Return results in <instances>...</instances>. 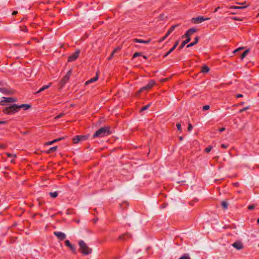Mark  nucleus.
<instances>
[{
  "mask_svg": "<svg viewBox=\"0 0 259 259\" xmlns=\"http://www.w3.org/2000/svg\"><path fill=\"white\" fill-rule=\"evenodd\" d=\"M50 84H48V85H44L42 87H41L37 92H36V94L37 93H39L41 92H42L43 91L48 89L50 87Z\"/></svg>",
  "mask_w": 259,
  "mask_h": 259,
  "instance_id": "obj_19",
  "label": "nucleus"
},
{
  "mask_svg": "<svg viewBox=\"0 0 259 259\" xmlns=\"http://www.w3.org/2000/svg\"><path fill=\"white\" fill-rule=\"evenodd\" d=\"M6 123V121H0V124H5Z\"/></svg>",
  "mask_w": 259,
  "mask_h": 259,
  "instance_id": "obj_50",
  "label": "nucleus"
},
{
  "mask_svg": "<svg viewBox=\"0 0 259 259\" xmlns=\"http://www.w3.org/2000/svg\"><path fill=\"white\" fill-rule=\"evenodd\" d=\"M224 130H225V128H222L220 129V131L222 132L224 131Z\"/></svg>",
  "mask_w": 259,
  "mask_h": 259,
  "instance_id": "obj_55",
  "label": "nucleus"
},
{
  "mask_svg": "<svg viewBox=\"0 0 259 259\" xmlns=\"http://www.w3.org/2000/svg\"><path fill=\"white\" fill-rule=\"evenodd\" d=\"M238 4H241V3H238Z\"/></svg>",
  "mask_w": 259,
  "mask_h": 259,
  "instance_id": "obj_59",
  "label": "nucleus"
},
{
  "mask_svg": "<svg viewBox=\"0 0 259 259\" xmlns=\"http://www.w3.org/2000/svg\"><path fill=\"white\" fill-rule=\"evenodd\" d=\"M193 126L191 123H189L188 127V130L189 132H191L192 130Z\"/></svg>",
  "mask_w": 259,
  "mask_h": 259,
  "instance_id": "obj_39",
  "label": "nucleus"
},
{
  "mask_svg": "<svg viewBox=\"0 0 259 259\" xmlns=\"http://www.w3.org/2000/svg\"><path fill=\"white\" fill-rule=\"evenodd\" d=\"M18 13L17 11H14L12 13V15H16Z\"/></svg>",
  "mask_w": 259,
  "mask_h": 259,
  "instance_id": "obj_52",
  "label": "nucleus"
},
{
  "mask_svg": "<svg viewBox=\"0 0 259 259\" xmlns=\"http://www.w3.org/2000/svg\"><path fill=\"white\" fill-rule=\"evenodd\" d=\"M126 236H127V237H128L129 234H124V235H121L120 236H119V239L121 240H125V239H126Z\"/></svg>",
  "mask_w": 259,
  "mask_h": 259,
  "instance_id": "obj_32",
  "label": "nucleus"
},
{
  "mask_svg": "<svg viewBox=\"0 0 259 259\" xmlns=\"http://www.w3.org/2000/svg\"><path fill=\"white\" fill-rule=\"evenodd\" d=\"M249 52V49H247V50L244 51V52L240 55V59H243L246 56V55Z\"/></svg>",
  "mask_w": 259,
  "mask_h": 259,
  "instance_id": "obj_24",
  "label": "nucleus"
},
{
  "mask_svg": "<svg viewBox=\"0 0 259 259\" xmlns=\"http://www.w3.org/2000/svg\"><path fill=\"white\" fill-rule=\"evenodd\" d=\"M221 205L224 209H227L228 206V203L227 201H223L221 203Z\"/></svg>",
  "mask_w": 259,
  "mask_h": 259,
  "instance_id": "obj_28",
  "label": "nucleus"
},
{
  "mask_svg": "<svg viewBox=\"0 0 259 259\" xmlns=\"http://www.w3.org/2000/svg\"><path fill=\"white\" fill-rule=\"evenodd\" d=\"M49 194L52 198H56L58 196V192L56 191L54 192H50Z\"/></svg>",
  "mask_w": 259,
  "mask_h": 259,
  "instance_id": "obj_30",
  "label": "nucleus"
},
{
  "mask_svg": "<svg viewBox=\"0 0 259 259\" xmlns=\"http://www.w3.org/2000/svg\"><path fill=\"white\" fill-rule=\"evenodd\" d=\"M79 142H80L79 135L76 136L73 138V142L75 144L78 143Z\"/></svg>",
  "mask_w": 259,
  "mask_h": 259,
  "instance_id": "obj_23",
  "label": "nucleus"
},
{
  "mask_svg": "<svg viewBox=\"0 0 259 259\" xmlns=\"http://www.w3.org/2000/svg\"><path fill=\"white\" fill-rule=\"evenodd\" d=\"M178 25H172L170 28L168 30V31L167 32V33H166V35H169L171 32L175 29V28L176 27H177V26H178Z\"/></svg>",
  "mask_w": 259,
  "mask_h": 259,
  "instance_id": "obj_22",
  "label": "nucleus"
},
{
  "mask_svg": "<svg viewBox=\"0 0 259 259\" xmlns=\"http://www.w3.org/2000/svg\"><path fill=\"white\" fill-rule=\"evenodd\" d=\"M229 145L228 144H222L221 145V147L224 148V149H226L228 148Z\"/></svg>",
  "mask_w": 259,
  "mask_h": 259,
  "instance_id": "obj_41",
  "label": "nucleus"
},
{
  "mask_svg": "<svg viewBox=\"0 0 259 259\" xmlns=\"http://www.w3.org/2000/svg\"><path fill=\"white\" fill-rule=\"evenodd\" d=\"M133 41L135 42H138V43H143V44H148L149 42L150 41V40H142V39H134L133 40Z\"/></svg>",
  "mask_w": 259,
  "mask_h": 259,
  "instance_id": "obj_18",
  "label": "nucleus"
},
{
  "mask_svg": "<svg viewBox=\"0 0 259 259\" xmlns=\"http://www.w3.org/2000/svg\"><path fill=\"white\" fill-rule=\"evenodd\" d=\"M111 133V132H110V127L109 126L102 127L99 130L97 131L96 133L93 135V138L105 137L110 135Z\"/></svg>",
  "mask_w": 259,
  "mask_h": 259,
  "instance_id": "obj_1",
  "label": "nucleus"
},
{
  "mask_svg": "<svg viewBox=\"0 0 259 259\" xmlns=\"http://www.w3.org/2000/svg\"><path fill=\"white\" fill-rule=\"evenodd\" d=\"M257 223L258 224H259V218H258V219H257Z\"/></svg>",
  "mask_w": 259,
  "mask_h": 259,
  "instance_id": "obj_58",
  "label": "nucleus"
},
{
  "mask_svg": "<svg viewBox=\"0 0 259 259\" xmlns=\"http://www.w3.org/2000/svg\"><path fill=\"white\" fill-rule=\"evenodd\" d=\"M176 126L178 128V130L180 132H182V127L181 123H177Z\"/></svg>",
  "mask_w": 259,
  "mask_h": 259,
  "instance_id": "obj_35",
  "label": "nucleus"
},
{
  "mask_svg": "<svg viewBox=\"0 0 259 259\" xmlns=\"http://www.w3.org/2000/svg\"><path fill=\"white\" fill-rule=\"evenodd\" d=\"M80 53V50H77L73 53L70 55L68 58V61L71 62L75 61L78 57Z\"/></svg>",
  "mask_w": 259,
  "mask_h": 259,
  "instance_id": "obj_6",
  "label": "nucleus"
},
{
  "mask_svg": "<svg viewBox=\"0 0 259 259\" xmlns=\"http://www.w3.org/2000/svg\"><path fill=\"white\" fill-rule=\"evenodd\" d=\"M8 156L9 157H12L13 156V154H10V153H8Z\"/></svg>",
  "mask_w": 259,
  "mask_h": 259,
  "instance_id": "obj_51",
  "label": "nucleus"
},
{
  "mask_svg": "<svg viewBox=\"0 0 259 259\" xmlns=\"http://www.w3.org/2000/svg\"><path fill=\"white\" fill-rule=\"evenodd\" d=\"M171 52H170V50H169V51L165 54L164 56L166 57V56H168Z\"/></svg>",
  "mask_w": 259,
  "mask_h": 259,
  "instance_id": "obj_49",
  "label": "nucleus"
},
{
  "mask_svg": "<svg viewBox=\"0 0 259 259\" xmlns=\"http://www.w3.org/2000/svg\"><path fill=\"white\" fill-rule=\"evenodd\" d=\"M160 19L163 20L165 18V16L164 14L160 15Z\"/></svg>",
  "mask_w": 259,
  "mask_h": 259,
  "instance_id": "obj_47",
  "label": "nucleus"
},
{
  "mask_svg": "<svg viewBox=\"0 0 259 259\" xmlns=\"http://www.w3.org/2000/svg\"><path fill=\"white\" fill-rule=\"evenodd\" d=\"M78 245L81 250V252L84 255H88L92 252V249L89 248L83 240H79Z\"/></svg>",
  "mask_w": 259,
  "mask_h": 259,
  "instance_id": "obj_3",
  "label": "nucleus"
},
{
  "mask_svg": "<svg viewBox=\"0 0 259 259\" xmlns=\"http://www.w3.org/2000/svg\"><path fill=\"white\" fill-rule=\"evenodd\" d=\"M18 107L19 109L21 108H23L24 110H26L31 108V105L30 104H24L20 105H18Z\"/></svg>",
  "mask_w": 259,
  "mask_h": 259,
  "instance_id": "obj_15",
  "label": "nucleus"
},
{
  "mask_svg": "<svg viewBox=\"0 0 259 259\" xmlns=\"http://www.w3.org/2000/svg\"><path fill=\"white\" fill-rule=\"evenodd\" d=\"M255 207V206L254 205H249L248 206V209L249 210H252Z\"/></svg>",
  "mask_w": 259,
  "mask_h": 259,
  "instance_id": "obj_42",
  "label": "nucleus"
},
{
  "mask_svg": "<svg viewBox=\"0 0 259 259\" xmlns=\"http://www.w3.org/2000/svg\"><path fill=\"white\" fill-rule=\"evenodd\" d=\"M17 101V99L12 97H2L0 101V105L5 106L6 103L15 102Z\"/></svg>",
  "mask_w": 259,
  "mask_h": 259,
  "instance_id": "obj_5",
  "label": "nucleus"
},
{
  "mask_svg": "<svg viewBox=\"0 0 259 259\" xmlns=\"http://www.w3.org/2000/svg\"><path fill=\"white\" fill-rule=\"evenodd\" d=\"M210 69L208 66H202L201 67V71L203 73H207L209 71Z\"/></svg>",
  "mask_w": 259,
  "mask_h": 259,
  "instance_id": "obj_21",
  "label": "nucleus"
},
{
  "mask_svg": "<svg viewBox=\"0 0 259 259\" xmlns=\"http://www.w3.org/2000/svg\"><path fill=\"white\" fill-rule=\"evenodd\" d=\"M72 70L70 69L66 73V75L63 77L62 80L59 83V85L61 88H63L66 82L69 80L71 75L72 74Z\"/></svg>",
  "mask_w": 259,
  "mask_h": 259,
  "instance_id": "obj_4",
  "label": "nucleus"
},
{
  "mask_svg": "<svg viewBox=\"0 0 259 259\" xmlns=\"http://www.w3.org/2000/svg\"><path fill=\"white\" fill-rule=\"evenodd\" d=\"M0 92L4 94H8L9 91L8 90L4 88H2L0 87Z\"/></svg>",
  "mask_w": 259,
  "mask_h": 259,
  "instance_id": "obj_25",
  "label": "nucleus"
},
{
  "mask_svg": "<svg viewBox=\"0 0 259 259\" xmlns=\"http://www.w3.org/2000/svg\"><path fill=\"white\" fill-rule=\"evenodd\" d=\"M179 40L177 41L175 43L174 46H173V47L170 49V52H172L175 49V48L178 46V45H179Z\"/></svg>",
  "mask_w": 259,
  "mask_h": 259,
  "instance_id": "obj_33",
  "label": "nucleus"
},
{
  "mask_svg": "<svg viewBox=\"0 0 259 259\" xmlns=\"http://www.w3.org/2000/svg\"><path fill=\"white\" fill-rule=\"evenodd\" d=\"M191 40V38L190 37H187V39L184 41L182 44H181V45L179 47V50H181L182 49V48H183V47L185 46V45H186L187 43H188Z\"/></svg>",
  "mask_w": 259,
  "mask_h": 259,
  "instance_id": "obj_17",
  "label": "nucleus"
},
{
  "mask_svg": "<svg viewBox=\"0 0 259 259\" xmlns=\"http://www.w3.org/2000/svg\"><path fill=\"white\" fill-rule=\"evenodd\" d=\"M142 59H146V57L145 56H143L142 57V58L140 59L141 61H142Z\"/></svg>",
  "mask_w": 259,
  "mask_h": 259,
  "instance_id": "obj_54",
  "label": "nucleus"
},
{
  "mask_svg": "<svg viewBox=\"0 0 259 259\" xmlns=\"http://www.w3.org/2000/svg\"><path fill=\"white\" fill-rule=\"evenodd\" d=\"M98 78H99L98 75L97 73V75L95 77L92 78L90 79L89 80H88L87 81H86V82L85 83V85H87L90 83L94 82L97 81L98 80Z\"/></svg>",
  "mask_w": 259,
  "mask_h": 259,
  "instance_id": "obj_14",
  "label": "nucleus"
},
{
  "mask_svg": "<svg viewBox=\"0 0 259 259\" xmlns=\"http://www.w3.org/2000/svg\"><path fill=\"white\" fill-rule=\"evenodd\" d=\"M57 148H58L57 146H54V147H51L48 150V153H51L52 152H54L55 151H56L57 150Z\"/></svg>",
  "mask_w": 259,
  "mask_h": 259,
  "instance_id": "obj_29",
  "label": "nucleus"
},
{
  "mask_svg": "<svg viewBox=\"0 0 259 259\" xmlns=\"http://www.w3.org/2000/svg\"><path fill=\"white\" fill-rule=\"evenodd\" d=\"M54 234L60 241L64 240L66 237V234L62 232L55 231Z\"/></svg>",
  "mask_w": 259,
  "mask_h": 259,
  "instance_id": "obj_8",
  "label": "nucleus"
},
{
  "mask_svg": "<svg viewBox=\"0 0 259 259\" xmlns=\"http://www.w3.org/2000/svg\"><path fill=\"white\" fill-rule=\"evenodd\" d=\"M63 139H64L63 137H61V138H59L55 139L54 140H52L51 141H49L46 143V145H52L55 142H58V141H60L63 140Z\"/></svg>",
  "mask_w": 259,
  "mask_h": 259,
  "instance_id": "obj_16",
  "label": "nucleus"
},
{
  "mask_svg": "<svg viewBox=\"0 0 259 259\" xmlns=\"http://www.w3.org/2000/svg\"><path fill=\"white\" fill-rule=\"evenodd\" d=\"M154 83L155 82L153 80H150L146 86H144L141 88V89L140 90V92H141L144 90L150 89L154 85Z\"/></svg>",
  "mask_w": 259,
  "mask_h": 259,
  "instance_id": "obj_9",
  "label": "nucleus"
},
{
  "mask_svg": "<svg viewBox=\"0 0 259 259\" xmlns=\"http://www.w3.org/2000/svg\"><path fill=\"white\" fill-rule=\"evenodd\" d=\"M64 115V113H61V114H60L59 115H57V116L55 117V119H59L60 118V117H61L63 115Z\"/></svg>",
  "mask_w": 259,
  "mask_h": 259,
  "instance_id": "obj_45",
  "label": "nucleus"
},
{
  "mask_svg": "<svg viewBox=\"0 0 259 259\" xmlns=\"http://www.w3.org/2000/svg\"><path fill=\"white\" fill-rule=\"evenodd\" d=\"M21 30L26 32L27 31V29L26 26H24L21 27Z\"/></svg>",
  "mask_w": 259,
  "mask_h": 259,
  "instance_id": "obj_43",
  "label": "nucleus"
},
{
  "mask_svg": "<svg viewBox=\"0 0 259 259\" xmlns=\"http://www.w3.org/2000/svg\"><path fill=\"white\" fill-rule=\"evenodd\" d=\"M179 259H191L189 254L185 253L180 257Z\"/></svg>",
  "mask_w": 259,
  "mask_h": 259,
  "instance_id": "obj_26",
  "label": "nucleus"
},
{
  "mask_svg": "<svg viewBox=\"0 0 259 259\" xmlns=\"http://www.w3.org/2000/svg\"><path fill=\"white\" fill-rule=\"evenodd\" d=\"M3 85V83L2 82L0 81V87H2Z\"/></svg>",
  "mask_w": 259,
  "mask_h": 259,
  "instance_id": "obj_57",
  "label": "nucleus"
},
{
  "mask_svg": "<svg viewBox=\"0 0 259 259\" xmlns=\"http://www.w3.org/2000/svg\"><path fill=\"white\" fill-rule=\"evenodd\" d=\"M220 9V7H217V8L215 9V10L214 12H217V11H218V10H219Z\"/></svg>",
  "mask_w": 259,
  "mask_h": 259,
  "instance_id": "obj_53",
  "label": "nucleus"
},
{
  "mask_svg": "<svg viewBox=\"0 0 259 259\" xmlns=\"http://www.w3.org/2000/svg\"><path fill=\"white\" fill-rule=\"evenodd\" d=\"M196 31V29L194 28H192L189 29L186 33L182 36V38L190 37V36Z\"/></svg>",
  "mask_w": 259,
  "mask_h": 259,
  "instance_id": "obj_11",
  "label": "nucleus"
},
{
  "mask_svg": "<svg viewBox=\"0 0 259 259\" xmlns=\"http://www.w3.org/2000/svg\"><path fill=\"white\" fill-rule=\"evenodd\" d=\"M141 56V54L140 53H135L134 55H133V58H136L137 57H139V56Z\"/></svg>",
  "mask_w": 259,
  "mask_h": 259,
  "instance_id": "obj_38",
  "label": "nucleus"
},
{
  "mask_svg": "<svg viewBox=\"0 0 259 259\" xmlns=\"http://www.w3.org/2000/svg\"><path fill=\"white\" fill-rule=\"evenodd\" d=\"M246 7V6H244V7L232 6V7H231V9H242Z\"/></svg>",
  "mask_w": 259,
  "mask_h": 259,
  "instance_id": "obj_34",
  "label": "nucleus"
},
{
  "mask_svg": "<svg viewBox=\"0 0 259 259\" xmlns=\"http://www.w3.org/2000/svg\"><path fill=\"white\" fill-rule=\"evenodd\" d=\"M65 245L67 247L69 248V249L71 250V251L73 253H76L75 247L71 244V243L70 242V241L68 240H65Z\"/></svg>",
  "mask_w": 259,
  "mask_h": 259,
  "instance_id": "obj_10",
  "label": "nucleus"
},
{
  "mask_svg": "<svg viewBox=\"0 0 259 259\" xmlns=\"http://www.w3.org/2000/svg\"><path fill=\"white\" fill-rule=\"evenodd\" d=\"M210 107L208 105H205L203 107V110H207L209 109Z\"/></svg>",
  "mask_w": 259,
  "mask_h": 259,
  "instance_id": "obj_40",
  "label": "nucleus"
},
{
  "mask_svg": "<svg viewBox=\"0 0 259 259\" xmlns=\"http://www.w3.org/2000/svg\"><path fill=\"white\" fill-rule=\"evenodd\" d=\"M198 39H199V38L198 37H196L195 39V41L194 42H192L190 44L188 45L187 46V48H190V47H191L195 45L198 42Z\"/></svg>",
  "mask_w": 259,
  "mask_h": 259,
  "instance_id": "obj_20",
  "label": "nucleus"
},
{
  "mask_svg": "<svg viewBox=\"0 0 259 259\" xmlns=\"http://www.w3.org/2000/svg\"><path fill=\"white\" fill-rule=\"evenodd\" d=\"M244 47H240V48H238V49H237L235 50L234 51L233 53H237V52H239V51H240V50H242L244 49Z\"/></svg>",
  "mask_w": 259,
  "mask_h": 259,
  "instance_id": "obj_37",
  "label": "nucleus"
},
{
  "mask_svg": "<svg viewBox=\"0 0 259 259\" xmlns=\"http://www.w3.org/2000/svg\"><path fill=\"white\" fill-rule=\"evenodd\" d=\"M80 141H84L88 139L89 135H79Z\"/></svg>",
  "mask_w": 259,
  "mask_h": 259,
  "instance_id": "obj_27",
  "label": "nucleus"
},
{
  "mask_svg": "<svg viewBox=\"0 0 259 259\" xmlns=\"http://www.w3.org/2000/svg\"><path fill=\"white\" fill-rule=\"evenodd\" d=\"M209 19V18H205L203 16H200L196 18H193L191 19V21L194 23L198 24L203 22L204 21L208 20Z\"/></svg>",
  "mask_w": 259,
  "mask_h": 259,
  "instance_id": "obj_7",
  "label": "nucleus"
},
{
  "mask_svg": "<svg viewBox=\"0 0 259 259\" xmlns=\"http://www.w3.org/2000/svg\"><path fill=\"white\" fill-rule=\"evenodd\" d=\"M120 47H117L116 48L112 53L111 56L109 58V59H111V57L117 56L118 55V53L120 50Z\"/></svg>",
  "mask_w": 259,
  "mask_h": 259,
  "instance_id": "obj_13",
  "label": "nucleus"
},
{
  "mask_svg": "<svg viewBox=\"0 0 259 259\" xmlns=\"http://www.w3.org/2000/svg\"><path fill=\"white\" fill-rule=\"evenodd\" d=\"M168 36V35H166V34L163 36L162 37L160 40H159V42H162V41H163Z\"/></svg>",
  "mask_w": 259,
  "mask_h": 259,
  "instance_id": "obj_44",
  "label": "nucleus"
},
{
  "mask_svg": "<svg viewBox=\"0 0 259 259\" xmlns=\"http://www.w3.org/2000/svg\"><path fill=\"white\" fill-rule=\"evenodd\" d=\"M151 104H149L148 105H146L143 107H142L140 109V112H143V111H145L147 110L150 106Z\"/></svg>",
  "mask_w": 259,
  "mask_h": 259,
  "instance_id": "obj_31",
  "label": "nucleus"
},
{
  "mask_svg": "<svg viewBox=\"0 0 259 259\" xmlns=\"http://www.w3.org/2000/svg\"><path fill=\"white\" fill-rule=\"evenodd\" d=\"M232 245L237 250H240L243 248V244L240 241H235Z\"/></svg>",
  "mask_w": 259,
  "mask_h": 259,
  "instance_id": "obj_12",
  "label": "nucleus"
},
{
  "mask_svg": "<svg viewBox=\"0 0 259 259\" xmlns=\"http://www.w3.org/2000/svg\"><path fill=\"white\" fill-rule=\"evenodd\" d=\"M19 110L18 105L14 104L9 107L3 109V112L7 114L11 115L18 112Z\"/></svg>",
  "mask_w": 259,
  "mask_h": 259,
  "instance_id": "obj_2",
  "label": "nucleus"
},
{
  "mask_svg": "<svg viewBox=\"0 0 259 259\" xmlns=\"http://www.w3.org/2000/svg\"><path fill=\"white\" fill-rule=\"evenodd\" d=\"M248 108V107L244 108H243V109H241V110H240V112H243V111H245V110H247Z\"/></svg>",
  "mask_w": 259,
  "mask_h": 259,
  "instance_id": "obj_46",
  "label": "nucleus"
},
{
  "mask_svg": "<svg viewBox=\"0 0 259 259\" xmlns=\"http://www.w3.org/2000/svg\"><path fill=\"white\" fill-rule=\"evenodd\" d=\"M183 138L182 137H180V140L181 141L183 140Z\"/></svg>",
  "mask_w": 259,
  "mask_h": 259,
  "instance_id": "obj_56",
  "label": "nucleus"
},
{
  "mask_svg": "<svg viewBox=\"0 0 259 259\" xmlns=\"http://www.w3.org/2000/svg\"><path fill=\"white\" fill-rule=\"evenodd\" d=\"M243 97V95L242 94H237L236 95V97L237 98H240V97Z\"/></svg>",
  "mask_w": 259,
  "mask_h": 259,
  "instance_id": "obj_48",
  "label": "nucleus"
},
{
  "mask_svg": "<svg viewBox=\"0 0 259 259\" xmlns=\"http://www.w3.org/2000/svg\"><path fill=\"white\" fill-rule=\"evenodd\" d=\"M211 149H212V147L211 146H208V147L205 148L204 151L206 153H209L211 150Z\"/></svg>",
  "mask_w": 259,
  "mask_h": 259,
  "instance_id": "obj_36",
  "label": "nucleus"
}]
</instances>
